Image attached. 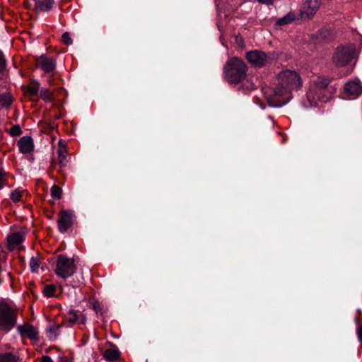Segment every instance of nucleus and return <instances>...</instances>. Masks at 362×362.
<instances>
[{
	"mask_svg": "<svg viewBox=\"0 0 362 362\" xmlns=\"http://www.w3.org/2000/svg\"><path fill=\"white\" fill-rule=\"evenodd\" d=\"M277 81L273 92L274 96L279 98L276 100L279 106L287 103L291 98V91L303 84L300 75L296 71L288 69L278 74Z\"/></svg>",
	"mask_w": 362,
	"mask_h": 362,
	"instance_id": "f257e3e1",
	"label": "nucleus"
},
{
	"mask_svg": "<svg viewBox=\"0 0 362 362\" xmlns=\"http://www.w3.org/2000/svg\"><path fill=\"white\" fill-rule=\"evenodd\" d=\"M247 66L238 57L230 58L223 67V77L230 83L237 84L246 77Z\"/></svg>",
	"mask_w": 362,
	"mask_h": 362,
	"instance_id": "f03ea898",
	"label": "nucleus"
},
{
	"mask_svg": "<svg viewBox=\"0 0 362 362\" xmlns=\"http://www.w3.org/2000/svg\"><path fill=\"white\" fill-rule=\"evenodd\" d=\"M328 78L318 77L313 80L307 93V98L310 106H316L319 102H325L329 98L328 86L330 83Z\"/></svg>",
	"mask_w": 362,
	"mask_h": 362,
	"instance_id": "7ed1b4c3",
	"label": "nucleus"
},
{
	"mask_svg": "<svg viewBox=\"0 0 362 362\" xmlns=\"http://www.w3.org/2000/svg\"><path fill=\"white\" fill-rule=\"evenodd\" d=\"M17 322V313L8 303L0 302V330L7 333Z\"/></svg>",
	"mask_w": 362,
	"mask_h": 362,
	"instance_id": "20e7f679",
	"label": "nucleus"
},
{
	"mask_svg": "<svg viewBox=\"0 0 362 362\" xmlns=\"http://www.w3.org/2000/svg\"><path fill=\"white\" fill-rule=\"evenodd\" d=\"M76 271L74 259L64 255L57 257L55 274L63 279L71 276Z\"/></svg>",
	"mask_w": 362,
	"mask_h": 362,
	"instance_id": "39448f33",
	"label": "nucleus"
},
{
	"mask_svg": "<svg viewBox=\"0 0 362 362\" xmlns=\"http://www.w3.org/2000/svg\"><path fill=\"white\" fill-rule=\"evenodd\" d=\"M354 51V45L337 47L332 57V63L337 67L346 66L351 61Z\"/></svg>",
	"mask_w": 362,
	"mask_h": 362,
	"instance_id": "423d86ee",
	"label": "nucleus"
},
{
	"mask_svg": "<svg viewBox=\"0 0 362 362\" xmlns=\"http://www.w3.org/2000/svg\"><path fill=\"white\" fill-rule=\"evenodd\" d=\"M74 214L71 210H62L59 213L57 227L60 233L66 232L74 223Z\"/></svg>",
	"mask_w": 362,
	"mask_h": 362,
	"instance_id": "0eeeda50",
	"label": "nucleus"
},
{
	"mask_svg": "<svg viewBox=\"0 0 362 362\" xmlns=\"http://www.w3.org/2000/svg\"><path fill=\"white\" fill-rule=\"evenodd\" d=\"M321 0H306L301 6L300 15L302 18H310L317 11Z\"/></svg>",
	"mask_w": 362,
	"mask_h": 362,
	"instance_id": "6e6552de",
	"label": "nucleus"
},
{
	"mask_svg": "<svg viewBox=\"0 0 362 362\" xmlns=\"http://www.w3.org/2000/svg\"><path fill=\"white\" fill-rule=\"evenodd\" d=\"M246 59L252 66L255 67H262L267 62V54L259 50H252L246 53Z\"/></svg>",
	"mask_w": 362,
	"mask_h": 362,
	"instance_id": "1a4fd4ad",
	"label": "nucleus"
},
{
	"mask_svg": "<svg viewBox=\"0 0 362 362\" xmlns=\"http://www.w3.org/2000/svg\"><path fill=\"white\" fill-rule=\"evenodd\" d=\"M344 93L356 98L362 93V85L358 80L348 81L344 88Z\"/></svg>",
	"mask_w": 362,
	"mask_h": 362,
	"instance_id": "9d476101",
	"label": "nucleus"
},
{
	"mask_svg": "<svg viewBox=\"0 0 362 362\" xmlns=\"http://www.w3.org/2000/svg\"><path fill=\"white\" fill-rule=\"evenodd\" d=\"M17 329L21 336H26L30 340H37L39 338L37 329L30 324L19 325Z\"/></svg>",
	"mask_w": 362,
	"mask_h": 362,
	"instance_id": "9b49d317",
	"label": "nucleus"
},
{
	"mask_svg": "<svg viewBox=\"0 0 362 362\" xmlns=\"http://www.w3.org/2000/svg\"><path fill=\"white\" fill-rule=\"evenodd\" d=\"M25 235L23 230L14 231L9 234L7 237L9 250H12L16 246L20 245L24 240Z\"/></svg>",
	"mask_w": 362,
	"mask_h": 362,
	"instance_id": "f8f14e48",
	"label": "nucleus"
},
{
	"mask_svg": "<svg viewBox=\"0 0 362 362\" xmlns=\"http://www.w3.org/2000/svg\"><path fill=\"white\" fill-rule=\"evenodd\" d=\"M37 64L46 73L52 71L56 67L54 59L45 55H41L38 57L37 59Z\"/></svg>",
	"mask_w": 362,
	"mask_h": 362,
	"instance_id": "ddd939ff",
	"label": "nucleus"
},
{
	"mask_svg": "<svg viewBox=\"0 0 362 362\" xmlns=\"http://www.w3.org/2000/svg\"><path fill=\"white\" fill-rule=\"evenodd\" d=\"M19 151L22 153H28L34 148L33 140L30 136H23L18 141Z\"/></svg>",
	"mask_w": 362,
	"mask_h": 362,
	"instance_id": "4468645a",
	"label": "nucleus"
},
{
	"mask_svg": "<svg viewBox=\"0 0 362 362\" xmlns=\"http://www.w3.org/2000/svg\"><path fill=\"white\" fill-rule=\"evenodd\" d=\"M35 2V9L42 12H49L54 6V0H33Z\"/></svg>",
	"mask_w": 362,
	"mask_h": 362,
	"instance_id": "2eb2a0df",
	"label": "nucleus"
},
{
	"mask_svg": "<svg viewBox=\"0 0 362 362\" xmlns=\"http://www.w3.org/2000/svg\"><path fill=\"white\" fill-rule=\"evenodd\" d=\"M59 148L57 151L58 155V163L61 167H66L69 163L67 159L68 151L64 145H62V141H59Z\"/></svg>",
	"mask_w": 362,
	"mask_h": 362,
	"instance_id": "dca6fc26",
	"label": "nucleus"
},
{
	"mask_svg": "<svg viewBox=\"0 0 362 362\" xmlns=\"http://www.w3.org/2000/svg\"><path fill=\"white\" fill-rule=\"evenodd\" d=\"M103 355L106 360L109 361H114L119 357V351L117 349H109L105 350Z\"/></svg>",
	"mask_w": 362,
	"mask_h": 362,
	"instance_id": "f3484780",
	"label": "nucleus"
},
{
	"mask_svg": "<svg viewBox=\"0 0 362 362\" xmlns=\"http://www.w3.org/2000/svg\"><path fill=\"white\" fill-rule=\"evenodd\" d=\"M295 19H296L295 13L291 11L288 13H287L285 16H284L281 18H279L276 21V24L278 25H287V24L292 23L293 21H294Z\"/></svg>",
	"mask_w": 362,
	"mask_h": 362,
	"instance_id": "a211bd4d",
	"label": "nucleus"
},
{
	"mask_svg": "<svg viewBox=\"0 0 362 362\" xmlns=\"http://www.w3.org/2000/svg\"><path fill=\"white\" fill-rule=\"evenodd\" d=\"M40 83L37 81H33L27 86V91L31 95H36L40 92Z\"/></svg>",
	"mask_w": 362,
	"mask_h": 362,
	"instance_id": "6ab92c4d",
	"label": "nucleus"
},
{
	"mask_svg": "<svg viewBox=\"0 0 362 362\" xmlns=\"http://www.w3.org/2000/svg\"><path fill=\"white\" fill-rule=\"evenodd\" d=\"M40 98L46 103H50L53 100V93L45 88H42L40 90Z\"/></svg>",
	"mask_w": 362,
	"mask_h": 362,
	"instance_id": "aec40b11",
	"label": "nucleus"
},
{
	"mask_svg": "<svg viewBox=\"0 0 362 362\" xmlns=\"http://www.w3.org/2000/svg\"><path fill=\"white\" fill-rule=\"evenodd\" d=\"M18 356L12 353L0 354V362H17Z\"/></svg>",
	"mask_w": 362,
	"mask_h": 362,
	"instance_id": "412c9836",
	"label": "nucleus"
},
{
	"mask_svg": "<svg viewBox=\"0 0 362 362\" xmlns=\"http://www.w3.org/2000/svg\"><path fill=\"white\" fill-rule=\"evenodd\" d=\"M11 103L12 99L8 94H0V107H8Z\"/></svg>",
	"mask_w": 362,
	"mask_h": 362,
	"instance_id": "4be33fe9",
	"label": "nucleus"
},
{
	"mask_svg": "<svg viewBox=\"0 0 362 362\" xmlns=\"http://www.w3.org/2000/svg\"><path fill=\"white\" fill-rule=\"evenodd\" d=\"M23 191L19 188H16L11 192L10 198L14 203L21 201Z\"/></svg>",
	"mask_w": 362,
	"mask_h": 362,
	"instance_id": "5701e85b",
	"label": "nucleus"
},
{
	"mask_svg": "<svg viewBox=\"0 0 362 362\" xmlns=\"http://www.w3.org/2000/svg\"><path fill=\"white\" fill-rule=\"evenodd\" d=\"M56 290V287L53 284H48L45 286L43 293L45 296L47 298L53 297L54 296V292Z\"/></svg>",
	"mask_w": 362,
	"mask_h": 362,
	"instance_id": "b1692460",
	"label": "nucleus"
},
{
	"mask_svg": "<svg viewBox=\"0 0 362 362\" xmlns=\"http://www.w3.org/2000/svg\"><path fill=\"white\" fill-rule=\"evenodd\" d=\"M62 189L60 187L54 185L51 187V195L56 199H60L62 197Z\"/></svg>",
	"mask_w": 362,
	"mask_h": 362,
	"instance_id": "393cba45",
	"label": "nucleus"
},
{
	"mask_svg": "<svg viewBox=\"0 0 362 362\" xmlns=\"http://www.w3.org/2000/svg\"><path fill=\"white\" fill-rule=\"evenodd\" d=\"M30 267L33 272H36L40 267V261L37 257H33L30 260Z\"/></svg>",
	"mask_w": 362,
	"mask_h": 362,
	"instance_id": "a878e982",
	"label": "nucleus"
},
{
	"mask_svg": "<svg viewBox=\"0 0 362 362\" xmlns=\"http://www.w3.org/2000/svg\"><path fill=\"white\" fill-rule=\"evenodd\" d=\"M92 309H93L97 314H100V315H103V313H105V310L103 307L100 304L98 301H93L92 302Z\"/></svg>",
	"mask_w": 362,
	"mask_h": 362,
	"instance_id": "bb28decb",
	"label": "nucleus"
},
{
	"mask_svg": "<svg viewBox=\"0 0 362 362\" xmlns=\"http://www.w3.org/2000/svg\"><path fill=\"white\" fill-rule=\"evenodd\" d=\"M62 41L66 45H71L73 43V40L71 37V35L69 32H65L62 35Z\"/></svg>",
	"mask_w": 362,
	"mask_h": 362,
	"instance_id": "cd10ccee",
	"label": "nucleus"
},
{
	"mask_svg": "<svg viewBox=\"0 0 362 362\" xmlns=\"http://www.w3.org/2000/svg\"><path fill=\"white\" fill-rule=\"evenodd\" d=\"M21 133L22 131L19 125H14L9 130V134L13 136H19Z\"/></svg>",
	"mask_w": 362,
	"mask_h": 362,
	"instance_id": "c85d7f7f",
	"label": "nucleus"
},
{
	"mask_svg": "<svg viewBox=\"0 0 362 362\" xmlns=\"http://www.w3.org/2000/svg\"><path fill=\"white\" fill-rule=\"evenodd\" d=\"M6 185V175L3 170L0 169V189Z\"/></svg>",
	"mask_w": 362,
	"mask_h": 362,
	"instance_id": "c756f323",
	"label": "nucleus"
},
{
	"mask_svg": "<svg viewBox=\"0 0 362 362\" xmlns=\"http://www.w3.org/2000/svg\"><path fill=\"white\" fill-rule=\"evenodd\" d=\"M69 315H70V316L69 317L67 320L71 325H73L76 322L78 317H77L76 314L73 310H70Z\"/></svg>",
	"mask_w": 362,
	"mask_h": 362,
	"instance_id": "7c9ffc66",
	"label": "nucleus"
},
{
	"mask_svg": "<svg viewBox=\"0 0 362 362\" xmlns=\"http://www.w3.org/2000/svg\"><path fill=\"white\" fill-rule=\"evenodd\" d=\"M6 59L4 54L0 52V72H2L6 69Z\"/></svg>",
	"mask_w": 362,
	"mask_h": 362,
	"instance_id": "2f4dec72",
	"label": "nucleus"
},
{
	"mask_svg": "<svg viewBox=\"0 0 362 362\" xmlns=\"http://www.w3.org/2000/svg\"><path fill=\"white\" fill-rule=\"evenodd\" d=\"M59 326H53L49 328L50 334H53L54 337H56L59 334Z\"/></svg>",
	"mask_w": 362,
	"mask_h": 362,
	"instance_id": "473e14b6",
	"label": "nucleus"
},
{
	"mask_svg": "<svg viewBox=\"0 0 362 362\" xmlns=\"http://www.w3.org/2000/svg\"><path fill=\"white\" fill-rule=\"evenodd\" d=\"M41 362H53L52 359L49 356H43L41 358Z\"/></svg>",
	"mask_w": 362,
	"mask_h": 362,
	"instance_id": "72a5a7b5",
	"label": "nucleus"
},
{
	"mask_svg": "<svg viewBox=\"0 0 362 362\" xmlns=\"http://www.w3.org/2000/svg\"><path fill=\"white\" fill-rule=\"evenodd\" d=\"M259 3L266 5H271L273 3V0H257Z\"/></svg>",
	"mask_w": 362,
	"mask_h": 362,
	"instance_id": "f704fd0d",
	"label": "nucleus"
},
{
	"mask_svg": "<svg viewBox=\"0 0 362 362\" xmlns=\"http://www.w3.org/2000/svg\"><path fill=\"white\" fill-rule=\"evenodd\" d=\"M358 337L361 341H362V324L361 326L358 329Z\"/></svg>",
	"mask_w": 362,
	"mask_h": 362,
	"instance_id": "c9c22d12",
	"label": "nucleus"
},
{
	"mask_svg": "<svg viewBox=\"0 0 362 362\" xmlns=\"http://www.w3.org/2000/svg\"><path fill=\"white\" fill-rule=\"evenodd\" d=\"M47 82L49 86L54 85L53 79L52 78H48Z\"/></svg>",
	"mask_w": 362,
	"mask_h": 362,
	"instance_id": "e433bc0d",
	"label": "nucleus"
}]
</instances>
